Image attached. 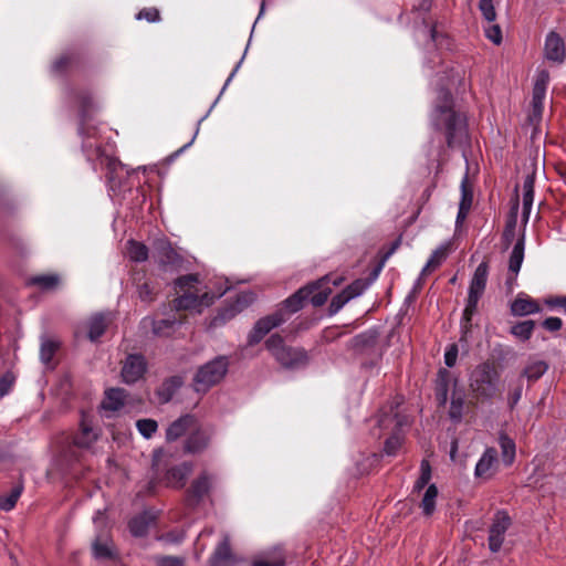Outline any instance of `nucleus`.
I'll list each match as a JSON object with an SVG mask.
<instances>
[{"mask_svg":"<svg viewBox=\"0 0 566 566\" xmlns=\"http://www.w3.org/2000/svg\"><path fill=\"white\" fill-rule=\"evenodd\" d=\"M438 101L433 109L432 122L437 128H440L442 124L446 126L447 143L452 146L465 137V124L453 111V98L448 90H439Z\"/></svg>","mask_w":566,"mask_h":566,"instance_id":"1","label":"nucleus"},{"mask_svg":"<svg viewBox=\"0 0 566 566\" xmlns=\"http://www.w3.org/2000/svg\"><path fill=\"white\" fill-rule=\"evenodd\" d=\"M229 369V359L226 356H218L200 366L193 377L192 386L196 392H207L211 387L219 384Z\"/></svg>","mask_w":566,"mask_h":566,"instance_id":"2","label":"nucleus"},{"mask_svg":"<svg viewBox=\"0 0 566 566\" xmlns=\"http://www.w3.org/2000/svg\"><path fill=\"white\" fill-rule=\"evenodd\" d=\"M500 375L494 365L482 363L469 377V386L473 392L484 398H493L499 389Z\"/></svg>","mask_w":566,"mask_h":566,"instance_id":"3","label":"nucleus"},{"mask_svg":"<svg viewBox=\"0 0 566 566\" xmlns=\"http://www.w3.org/2000/svg\"><path fill=\"white\" fill-rule=\"evenodd\" d=\"M265 347L286 368H295L307 361V355L303 349L285 346L279 334L271 335L265 342Z\"/></svg>","mask_w":566,"mask_h":566,"instance_id":"4","label":"nucleus"},{"mask_svg":"<svg viewBox=\"0 0 566 566\" xmlns=\"http://www.w3.org/2000/svg\"><path fill=\"white\" fill-rule=\"evenodd\" d=\"M489 276V265L486 262L480 263L470 281L468 300L463 311V317L467 322L471 321L472 315L478 308V304L482 295L484 294Z\"/></svg>","mask_w":566,"mask_h":566,"instance_id":"5","label":"nucleus"},{"mask_svg":"<svg viewBox=\"0 0 566 566\" xmlns=\"http://www.w3.org/2000/svg\"><path fill=\"white\" fill-rule=\"evenodd\" d=\"M512 524L509 513L504 510L494 514L493 522L489 530V548L493 553H497L504 542L505 534Z\"/></svg>","mask_w":566,"mask_h":566,"instance_id":"6","label":"nucleus"},{"mask_svg":"<svg viewBox=\"0 0 566 566\" xmlns=\"http://www.w3.org/2000/svg\"><path fill=\"white\" fill-rule=\"evenodd\" d=\"M146 371V358L142 354H129L123 363L120 376L125 384L132 385L142 379Z\"/></svg>","mask_w":566,"mask_h":566,"instance_id":"7","label":"nucleus"},{"mask_svg":"<svg viewBox=\"0 0 566 566\" xmlns=\"http://www.w3.org/2000/svg\"><path fill=\"white\" fill-rule=\"evenodd\" d=\"M479 10L482 13L483 19L489 23L484 27L485 36L494 44L499 45L502 42V30L499 24L495 23L496 11L494 7V0H479Z\"/></svg>","mask_w":566,"mask_h":566,"instance_id":"8","label":"nucleus"},{"mask_svg":"<svg viewBox=\"0 0 566 566\" xmlns=\"http://www.w3.org/2000/svg\"><path fill=\"white\" fill-rule=\"evenodd\" d=\"M525 254V238L522 235L515 242L509 259V275L506 279V286L512 290L516 284V279L522 268Z\"/></svg>","mask_w":566,"mask_h":566,"instance_id":"9","label":"nucleus"},{"mask_svg":"<svg viewBox=\"0 0 566 566\" xmlns=\"http://www.w3.org/2000/svg\"><path fill=\"white\" fill-rule=\"evenodd\" d=\"M255 295L251 291L241 292L237 295V298L233 304L224 307L219 312V314L213 318V325L224 324L227 321L233 318L238 313L243 311L247 306L253 303Z\"/></svg>","mask_w":566,"mask_h":566,"instance_id":"10","label":"nucleus"},{"mask_svg":"<svg viewBox=\"0 0 566 566\" xmlns=\"http://www.w3.org/2000/svg\"><path fill=\"white\" fill-rule=\"evenodd\" d=\"M544 56L547 61L562 64L566 59V46L556 31H549L545 38Z\"/></svg>","mask_w":566,"mask_h":566,"instance_id":"11","label":"nucleus"},{"mask_svg":"<svg viewBox=\"0 0 566 566\" xmlns=\"http://www.w3.org/2000/svg\"><path fill=\"white\" fill-rule=\"evenodd\" d=\"M211 431L201 427L195 426L191 432L186 438L184 443V450L186 453L197 454L203 452L210 443Z\"/></svg>","mask_w":566,"mask_h":566,"instance_id":"12","label":"nucleus"},{"mask_svg":"<svg viewBox=\"0 0 566 566\" xmlns=\"http://www.w3.org/2000/svg\"><path fill=\"white\" fill-rule=\"evenodd\" d=\"M154 250L155 258L161 266L179 265L182 262L181 256L176 252L169 240L165 237L155 240Z\"/></svg>","mask_w":566,"mask_h":566,"instance_id":"13","label":"nucleus"},{"mask_svg":"<svg viewBox=\"0 0 566 566\" xmlns=\"http://www.w3.org/2000/svg\"><path fill=\"white\" fill-rule=\"evenodd\" d=\"M101 430L93 427L91 420L83 415L80 431L74 437V444L78 448L90 449L99 438Z\"/></svg>","mask_w":566,"mask_h":566,"instance_id":"14","label":"nucleus"},{"mask_svg":"<svg viewBox=\"0 0 566 566\" xmlns=\"http://www.w3.org/2000/svg\"><path fill=\"white\" fill-rule=\"evenodd\" d=\"M210 566H234L235 556L231 552L230 537L223 535L222 541L217 545L212 556L210 557Z\"/></svg>","mask_w":566,"mask_h":566,"instance_id":"15","label":"nucleus"},{"mask_svg":"<svg viewBox=\"0 0 566 566\" xmlns=\"http://www.w3.org/2000/svg\"><path fill=\"white\" fill-rule=\"evenodd\" d=\"M197 419L192 415H184L172 421L166 430V440L169 442L178 440L188 430L195 428Z\"/></svg>","mask_w":566,"mask_h":566,"instance_id":"16","label":"nucleus"},{"mask_svg":"<svg viewBox=\"0 0 566 566\" xmlns=\"http://www.w3.org/2000/svg\"><path fill=\"white\" fill-rule=\"evenodd\" d=\"M496 461L497 451L494 448H486L475 464L474 476L476 479H490Z\"/></svg>","mask_w":566,"mask_h":566,"instance_id":"17","label":"nucleus"},{"mask_svg":"<svg viewBox=\"0 0 566 566\" xmlns=\"http://www.w3.org/2000/svg\"><path fill=\"white\" fill-rule=\"evenodd\" d=\"M191 472L192 464L190 462H184L167 471L166 482L171 488L181 489L185 486L186 481Z\"/></svg>","mask_w":566,"mask_h":566,"instance_id":"18","label":"nucleus"},{"mask_svg":"<svg viewBox=\"0 0 566 566\" xmlns=\"http://www.w3.org/2000/svg\"><path fill=\"white\" fill-rule=\"evenodd\" d=\"M451 381L457 386V379H452L448 369L441 368L436 379V399L439 406L444 407L448 402L449 387Z\"/></svg>","mask_w":566,"mask_h":566,"instance_id":"19","label":"nucleus"},{"mask_svg":"<svg viewBox=\"0 0 566 566\" xmlns=\"http://www.w3.org/2000/svg\"><path fill=\"white\" fill-rule=\"evenodd\" d=\"M212 478L207 472H202L191 484L188 494V502L197 504L208 494L211 489Z\"/></svg>","mask_w":566,"mask_h":566,"instance_id":"20","label":"nucleus"},{"mask_svg":"<svg viewBox=\"0 0 566 566\" xmlns=\"http://www.w3.org/2000/svg\"><path fill=\"white\" fill-rule=\"evenodd\" d=\"M534 182L535 178L533 174H528L525 176L522 185V201H523V211H522V220L526 224L530 219L531 210L534 201Z\"/></svg>","mask_w":566,"mask_h":566,"instance_id":"21","label":"nucleus"},{"mask_svg":"<svg viewBox=\"0 0 566 566\" xmlns=\"http://www.w3.org/2000/svg\"><path fill=\"white\" fill-rule=\"evenodd\" d=\"M154 521L155 516L147 511L134 516L128 523L130 534L135 537L146 536Z\"/></svg>","mask_w":566,"mask_h":566,"instance_id":"22","label":"nucleus"},{"mask_svg":"<svg viewBox=\"0 0 566 566\" xmlns=\"http://www.w3.org/2000/svg\"><path fill=\"white\" fill-rule=\"evenodd\" d=\"M315 287V285H306L298 289L283 302L284 308L290 313H296L302 310L304 302L310 297V294L314 292Z\"/></svg>","mask_w":566,"mask_h":566,"instance_id":"23","label":"nucleus"},{"mask_svg":"<svg viewBox=\"0 0 566 566\" xmlns=\"http://www.w3.org/2000/svg\"><path fill=\"white\" fill-rule=\"evenodd\" d=\"M251 566H285L284 552L281 547H273L255 557Z\"/></svg>","mask_w":566,"mask_h":566,"instance_id":"24","label":"nucleus"},{"mask_svg":"<svg viewBox=\"0 0 566 566\" xmlns=\"http://www.w3.org/2000/svg\"><path fill=\"white\" fill-rule=\"evenodd\" d=\"M539 311L541 307L537 302L523 294L518 295L511 304V313L515 316H526Z\"/></svg>","mask_w":566,"mask_h":566,"instance_id":"25","label":"nucleus"},{"mask_svg":"<svg viewBox=\"0 0 566 566\" xmlns=\"http://www.w3.org/2000/svg\"><path fill=\"white\" fill-rule=\"evenodd\" d=\"M126 391L122 388H111L105 392L102 408L108 411H118L125 405Z\"/></svg>","mask_w":566,"mask_h":566,"instance_id":"26","label":"nucleus"},{"mask_svg":"<svg viewBox=\"0 0 566 566\" xmlns=\"http://www.w3.org/2000/svg\"><path fill=\"white\" fill-rule=\"evenodd\" d=\"M93 554L97 559H112L116 557L113 542L106 536H98L93 543Z\"/></svg>","mask_w":566,"mask_h":566,"instance_id":"27","label":"nucleus"},{"mask_svg":"<svg viewBox=\"0 0 566 566\" xmlns=\"http://www.w3.org/2000/svg\"><path fill=\"white\" fill-rule=\"evenodd\" d=\"M182 377L172 376L166 379L157 390V396L161 402H168L175 392L182 386Z\"/></svg>","mask_w":566,"mask_h":566,"instance_id":"28","label":"nucleus"},{"mask_svg":"<svg viewBox=\"0 0 566 566\" xmlns=\"http://www.w3.org/2000/svg\"><path fill=\"white\" fill-rule=\"evenodd\" d=\"M107 321L103 313L93 315L88 321V338L92 342L97 340L105 332Z\"/></svg>","mask_w":566,"mask_h":566,"instance_id":"29","label":"nucleus"},{"mask_svg":"<svg viewBox=\"0 0 566 566\" xmlns=\"http://www.w3.org/2000/svg\"><path fill=\"white\" fill-rule=\"evenodd\" d=\"M499 444L501 448V457L502 461L505 465H511L514 462L516 447L513 439L507 437L504 433H501L499 437Z\"/></svg>","mask_w":566,"mask_h":566,"instance_id":"30","label":"nucleus"},{"mask_svg":"<svg viewBox=\"0 0 566 566\" xmlns=\"http://www.w3.org/2000/svg\"><path fill=\"white\" fill-rule=\"evenodd\" d=\"M548 369V364L542 359L531 360L524 368L522 376L526 377L528 381L539 379Z\"/></svg>","mask_w":566,"mask_h":566,"instance_id":"31","label":"nucleus"},{"mask_svg":"<svg viewBox=\"0 0 566 566\" xmlns=\"http://www.w3.org/2000/svg\"><path fill=\"white\" fill-rule=\"evenodd\" d=\"M172 303L177 311L196 310L200 313V301L196 293L185 292L182 295L176 297Z\"/></svg>","mask_w":566,"mask_h":566,"instance_id":"32","label":"nucleus"},{"mask_svg":"<svg viewBox=\"0 0 566 566\" xmlns=\"http://www.w3.org/2000/svg\"><path fill=\"white\" fill-rule=\"evenodd\" d=\"M464 392L462 390H453L450 401L449 417L451 420L459 422L463 416Z\"/></svg>","mask_w":566,"mask_h":566,"instance_id":"33","label":"nucleus"},{"mask_svg":"<svg viewBox=\"0 0 566 566\" xmlns=\"http://www.w3.org/2000/svg\"><path fill=\"white\" fill-rule=\"evenodd\" d=\"M447 255L448 244H441L432 252L426 265L423 266L421 273L424 274L439 268L442 264V262L447 259Z\"/></svg>","mask_w":566,"mask_h":566,"instance_id":"34","label":"nucleus"},{"mask_svg":"<svg viewBox=\"0 0 566 566\" xmlns=\"http://www.w3.org/2000/svg\"><path fill=\"white\" fill-rule=\"evenodd\" d=\"M438 497V489L436 484H430L427 490L424 491L422 501H421V509L422 513L427 516H430L433 514L436 510V501Z\"/></svg>","mask_w":566,"mask_h":566,"instance_id":"35","label":"nucleus"},{"mask_svg":"<svg viewBox=\"0 0 566 566\" xmlns=\"http://www.w3.org/2000/svg\"><path fill=\"white\" fill-rule=\"evenodd\" d=\"M244 59V55L241 57V60L238 62V64L235 65V67L233 69V71L231 72V74L229 75V77L227 78L219 96L216 98V101L213 102V104L211 105L210 109L208 111V113L202 116L199 120H198V125H197V129L195 132V135L193 137L191 138V140L189 143H187L185 146H182L178 153H181L184 151L186 148H188L195 140L196 136L198 135V132H199V126L200 124L207 118V116L209 115V113L211 112V109L214 107V105L218 103V101L220 99L221 95L223 94V92L226 91V88L228 87V85L230 84V82L233 80L235 73L238 72V70L240 69L241 64H242V61Z\"/></svg>","mask_w":566,"mask_h":566,"instance_id":"36","label":"nucleus"},{"mask_svg":"<svg viewBox=\"0 0 566 566\" xmlns=\"http://www.w3.org/2000/svg\"><path fill=\"white\" fill-rule=\"evenodd\" d=\"M127 254L133 262H145L148 259V248L142 242L128 240Z\"/></svg>","mask_w":566,"mask_h":566,"instance_id":"37","label":"nucleus"},{"mask_svg":"<svg viewBox=\"0 0 566 566\" xmlns=\"http://www.w3.org/2000/svg\"><path fill=\"white\" fill-rule=\"evenodd\" d=\"M28 283L36 285L42 291H51L60 284V277L56 274L36 275L29 279Z\"/></svg>","mask_w":566,"mask_h":566,"instance_id":"38","label":"nucleus"},{"mask_svg":"<svg viewBox=\"0 0 566 566\" xmlns=\"http://www.w3.org/2000/svg\"><path fill=\"white\" fill-rule=\"evenodd\" d=\"M284 322L282 313H274L272 315L260 318L254 326L259 328L265 336L273 328L280 326Z\"/></svg>","mask_w":566,"mask_h":566,"instance_id":"39","label":"nucleus"},{"mask_svg":"<svg viewBox=\"0 0 566 566\" xmlns=\"http://www.w3.org/2000/svg\"><path fill=\"white\" fill-rule=\"evenodd\" d=\"M284 322L282 313H274L272 315L260 318L254 326L259 328L265 336L273 328L280 326Z\"/></svg>","mask_w":566,"mask_h":566,"instance_id":"40","label":"nucleus"},{"mask_svg":"<svg viewBox=\"0 0 566 566\" xmlns=\"http://www.w3.org/2000/svg\"><path fill=\"white\" fill-rule=\"evenodd\" d=\"M23 491L22 484H18L11 489L9 494L0 496V510L9 512L11 511Z\"/></svg>","mask_w":566,"mask_h":566,"instance_id":"41","label":"nucleus"},{"mask_svg":"<svg viewBox=\"0 0 566 566\" xmlns=\"http://www.w3.org/2000/svg\"><path fill=\"white\" fill-rule=\"evenodd\" d=\"M534 321L527 319L512 326L511 333L521 340H528L534 331Z\"/></svg>","mask_w":566,"mask_h":566,"instance_id":"42","label":"nucleus"},{"mask_svg":"<svg viewBox=\"0 0 566 566\" xmlns=\"http://www.w3.org/2000/svg\"><path fill=\"white\" fill-rule=\"evenodd\" d=\"M59 348V343L49 338H45L41 343L40 347V359L44 365H49L53 359L55 352Z\"/></svg>","mask_w":566,"mask_h":566,"instance_id":"43","label":"nucleus"},{"mask_svg":"<svg viewBox=\"0 0 566 566\" xmlns=\"http://www.w3.org/2000/svg\"><path fill=\"white\" fill-rule=\"evenodd\" d=\"M312 285H315V290L312 294H310V302L314 305V306H322L326 303V301L328 300V296L331 294V289L329 287H324L322 289L321 286V281L318 282H315L313 283Z\"/></svg>","mask_w":566,"mask_h":566,"instance_id":"44","label":"nucleus"},{"mask_svg":"<svg viewBox=\"0 0 566 566\" xmlns=\"http://www.w3.org/2000/svg\"><path fill=\"white\" fill-rule=\"evenodd\" d=\"M377 338L378 333L376 331H367L354 338L355 347L359 349L373 347L377 343Z\"/></svg>","mask_w":566,"mask_h":566,"instance_id":"45","label":"nucleus"},{"mask_svg":"<svg viewBox=\"0 0 566 566\" xmlns=\"http://www.w3.org/2000/svg\"><path fill=\"white\" fill-rule=\"evenodd\" d=\"M431 479V467L428 460H422L420 463V475L415 482L413 491H421Z\"/></svg>","mask_w":566,"mask_h":566,"instance_id":"46","label":"nucleus"},{"mask_svg":"<svg viewBox=\"0 0 566 566\" xmlns=\"http://www.w3.org/2000/svg\"><path fill=\"white\" fill-rule=\"evenodd\" d=\"M136 428L142 437L150 439L158 429V423L154 419H139L136 422Z\"/></svg>","mask_w":566,"mask_h":566,"instance_id":"47","label":"nucleus"},{"mask_svg":"<svg viewBox=\"0 0 566 566\" xmlns=\"http://www.w3.org/2000/svg\"><path fill=\"white\" fill-rule=\"evenodd\" d=\"M178 322L174 319H160L153 323V332L158 336H167L174 331Z\"/></svg>","mask_w":566,"mask_h":566,"instance_id":"48","label":"nucleus"},{"mask_svg":"<svg viewBox=\"0 0 566 566\" xmlns=\"http://www.w3.org/2000/svg\"><path fill=\"white\" fill-rule=\"evenodd\" d=\"M369 286L365 280H356L346 286L343 291L347 294L349 300L360 296Z\"/></svg>","mask_w":566,"mask_h":566,"instance_id":"49","label":"nucleus"},{"mask_svg":"<svg viewBox=\"0 0 566 566\" xmlns=\"http://www.w3.org/2000/svg\"><path fill=\"white\" fill-rule=\"evenodd\" d=\"M199 282V277L197 274H187L179 276L175 281V286L180 290H188L187 292H190V290L193 287L195 284Z\"/></svg>","mask_w":566,"mask_h":566,"instance_id":"50","label":"nucleus"},{"mask_svg":"<svg viewBox=\"0 0 566 566\" xmlns=\"http://www.w3.org/2000/svg\"><path fill=\"white\" fill-rule=\"evenodd\" d=\"M349 301H350L349 297L347 296V294L344 291L336 294L332 298L331 304H329L331 314H336Z\"/></svg>","mask_w":566,"mask_h":566,"instance_id":"51","label":"nucleus"},{"mask_svg":"<svg viewBox=\"0 0 566 566\" xmlns=\"http://www.w3.org/2000/svg\"><path fill=\"white\" fill-rule=\"evenodd\" d=\"M14 376L12 373L8 371L0 378V399L8 395L14 384Z\"/></svg>","mask_w":566,"mask_h":566,"instance_id":"52","label":"nucleus"},{"mask_svg":"<svg viewBox=\"0 0 566 566\" xmlns=\"http://www.w3.org/2000/svg\"><path fill=\"white\" fill-rule=\"evenodd\" d=\"M136 19L146 20L148 22H158L160 20V14L156 8H145L137 13Z\"/></svg>","mask_w":566,"mask_h":566,"instance_id":"53","label":"nucleus"},{"mask_svg":"<svg viewBox=\"0 0 566 566\" xmlns=\"http://www.w3.org/2000/svg\"><path fill=\"white\" fill-rule=\"evenodd\" d=\"M156 566H185L182 557L159 556L155 558Z\"/></svg>","mask_w":566,"mask_h":566,"instance_id":"54","label":"nucleus"},{"mask_svg":"<svg viewBox=\"0 0 566 566\" xmlns=\"http://www.w3.org/2000/svg\"><path fill=\"white\" fill-rule=\"evenodd\" d=\"M458 345L451 344L447 347L444 353V364L447 367L451 368L455 365L458 358Z\"/></svg>","mask_w":566,"mask_h":566,"instance_id":"55","label":"nucleus"},{"mask_svg":"<svg viewBox=\"0 0 566 566\" xmlns=\"http://www.w3.org/2000/svg\"><path fill=\"white\" fill-rule=\"evenodd\" d=\"M400 446H401L400 437L391 436L386 440L384 450H385L386 454L394 455V454H396V452L400 448Z\"/></svg>","mask_w":566,"mask_h":566,"instance_id":"56","label":"nucleus"},{"mask_svg":"<svg viewBox=\"0 0 566 566\" xmlns=\"http://www.w3.org/2000/svg\"><path fill=\"white\" fill-rule=\"evenodd\" d=\"M224 293H226V291H221L218 294H212V293H209V292H203L201 295H198L199 296V301H200V310L202 307H209L210 305H212L214 303V301L217 298L221 297Z\"/></svg>","mask_w":566,"mask_h":566,"instance_id":"57","label":"nucleus"},{"mask_svg":"<svg viewBox=\"0 0 566 566\" xmlns=\"http://www.w3.org/2000/svg\"><path fill=\"white\" fill-rule=\"evenodd\" d=\"M563 322L559 317L551 316L544 319L543 327L549 332H557L562 328Z\"/></svg>","mask_w":566,"mask_h":566,"instance_id":"58","label":"nucleus"},{"mask_svg":"<svg viewBox=\"0 0 566 566\" xmlns=\"http://www.w3.org/2000/svg\"><path fill=\"white\" fill-rule=\"evenodd\" d=\"M138 296L143 302H151L154 300L153 289L148 283H144L138 287Z\"/></svg>","mask_w":566,"mask_h":566,"instance_id":"59","label":"nucleus"},{"mask_svg":"<svg viewBox=\"0 0 566 566\" xmlns=\"http://www.w3.org/2000/svg\"><path fill=\"white\" fill-rule=\"evenodd\" d=\"M264 337L263 333L258 327L253 326L252 331L248 335V345L254 346L259 344Z\"/></svg>","mask_w":566,"mask_h":566,"instance_id":"60","label":"nucleus"},{"mask_svg":"<svg viewBox=\"0 0 566 566\" xmlns=\"http://www.w3.org/2000/svg\"><path fill=\"white\" fill-rule=\"evenodd\" d=\"M549 82V73L546 70L537 73L534 86L547 88Z\"/></svg>","mask_w":566,"mask_h":566,"instance_id":"61","label":"nucleus"},{"mask_svg":"<svg viewBox=\"0 0 566 566\" xmlns=\"http://www.w3.org/2000/svg\"><path fill=\"white\" fill-rule=\"evenodd\" d=\"M543 105H544V102H542V101L536 102V101L532 99V118H531L532 122L541 119L542 113H543Z\"/></svg>","mask_w":566,"mask_h":566,"instance_id":"62","label":"nucleus"},{"mask_svg":"<svg viewBox=\"0 0 566 566\" xmlns=\"http://www.w3.org/2000/svg\"><path fill=\"white\" fill-rule=\"evenodd\" d=\"M522 391H523V388H522V385H520L509 396V406L511 409H513L520 401V399L522 397Z\"/></svg>","mask_w":566,"mask_h":566,"instance_id":"63","label":"nucleus"},{"mask_svg":"<svg viewBox=\"0 0 566 566\" xmlns=\"http://www.w3.org/2000/svg\"><path fill=\"white\" fill-rule=\"evenodd\" d=\"M465 182L467 178H464L462 181V197L459 205H467L468 209H470L472 203V195L470 191L467 190Z\"/></svg>","mask_w":566,"mask_h":566,"instance_id":"64","label":"nucleus"}]
</instances>
